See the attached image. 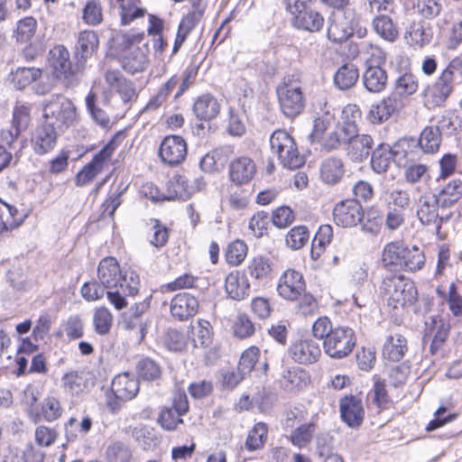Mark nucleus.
Returning a JSON list of instances; mask_svg holds the SVG:
<instances>
[{
	"instance_id": "49530a36",
	"label": "nucleus",
	"mask_w": 462,
	"mask_h": 462,
	"mask_svg": "<svg viewBox=\"0 0 462 462\" xmlns=\"http://www.w3.org/2000/svg\"><path fill=\"white\" fill-rule=\"evenodd\" d=\"M133 457L132 449L122 441L110 443L106 450L107 462H131Z\"/></svg>"
},
{
	"instance_id": "c756f323",
	"label": "nucleus",
	"mask_w": 462,
	"mask_h": 462,
	"mask_svg": "<svg viewBox=\"0 0 462 462\" xmlns=\"http://www.w3.org/2000/svg\"><path fill=\"white\" fill-rule=\"evenodd\" d=\"M408 350L407 339L401 334L389 335L383 346V356L392 362L402 360Z\"/></svg>"
},
{
	"instance_id": "9b49d317",
	"label": "nucleus",
	"mask_w": 462,
	"mask_h": 462,
	"mask_svg": "<svg viewBox=\"0 0 462 462\" xmlns=\"http://www.w3.org/2000/svg\"><path fill=\"white\" fill-rule=\"evenodd\" d=\"M139 381L129 373L117 374L112 381L111 390L116 399L115 402L109 401L107 405L116 411L120 408L119 402H126L134 399L139 393Z\"/></svg>"
},
{
	"instance_id": "603ef678",
	"label": "nucleus",
	"mask_w": 462,
	"mask_h": 462,
	"mask_svg": "<svg viewBox=\"0 0 462 462\" xmlns=\"http://www.w3.org/2000/svg\"><path fill=\"white\" fill-rule=\"evenodd\" d=\"M83 22L90 26H96L102 23V6L97 0H88L82 10Z\"/></svg>"
},
{
	"instance_id": "39448f33",
	"label": "nucleus",
	"mask_w": 462,
	"mask_h": 462,
	"mask_svg": "<svg viewBox=\"0 0 462 462\" xmlns=\"http://www.w3.org/2000/svg\"><path fill=\"white\" fill-rule=\"evenodd\" d=\"M270 148L282 167L294 170L305 163L294 139L285 130H276L270 136Z\"/></svg>"
},
{
	"instance_id": "69168bd1",
	"label": "nucleus",
	"mask_w": 462,
	"mask_h": 462,
	"mask_svg": "<svg viewBox=\"0 0 462 462\" xmlns=\"http://www.w3.org/2000/svg\"><path fill=\"white\" fill-rule=\"evenodd\" d=\"M37 28V21L32 16L21 19L17 23L16 32L20 41L26 42L30 40L35 33Z\"/></svg>"
},
{
	"instance_id": "20e7f679",
	"label": "nucleus",
	"mask_w": 462,
	"mask_h": 462,
	"mask_svg": "<svg viewBox=\"0 0 462 462\" xmlns=\"http://www.w3.org/2000/svg\"><path fill=\"white\" fill-rule=\"evenodd\" d=\"M43 119L60 132L78 122L77 109L72 101L63 95H52L42 103Z\"/></svg>"
},
{
	"instance_id": "cd10ccee",
	"label": "nucleus",
	"mask_w": 462,
	"mask_h": 462,
	"mask_svg": "<svg viewBox=\"0 0 462 462\" xmlns=\"http://www.w3.org/2000/svg\"><path fill=\"white\" fill-rule=\"evenodd\" d=\"M106 82L121 97L124 103H128L136 96L135 88L130 80L117 70H108L105 75Z\"/></svg>"
},
{
	"instance_id": "13d9d810",
	"label": "nucleus",
	"mask_w": 462,
	"mask_h": 462,
	"mask_svg": "<svg viewBox=\"0 0 462 462\" xmlns=\"http://www.w3.org/2000/svg\"><path fill=\"white\" fill-rule=\"evenodd\" d=\"M138 375L145 381H154L161 376V367L150 358H144L138 362L136 366Z\"/></svg>"
},
{
	"instance_id": "f257e3e1",
	"label": "nucleus",
	"mask_w": 462,
	"mask_h": 462,
	"mask_svg": "<svg viewBox=\"0 0 462 462\" xmlns=\"http://www.w3.org/2000/svg\"><path fill=\"white\" fill-rule=\"evenodd\" d=\"M99 282L106 289L109 302L116 309L127 306L126 297L134 296L139 291V276L133 270L122 272L116 258L101 260L97 269Z\"/></svg>"
},
{
	"instance_id": "6e6552de",
	"label": "nucleus",
	"mask_w": 462,
	"mask_h": 462,
	"mask_svg": "<svg viewBox=\"0 0 462 462\" xmlns=\"http://www.w3.org/2000/svg\"><path fill=\"white\" fill-rule=\"evenodd\" d=\"M356 345L355 332L348 327H337L323 341L324 352L332 358L348 356Z\"/></svg>"
},
{
	"instance_id": "72a5a7b5",
	"label": "nucleus",
	"mask_w": 462,
	"mask_h": 462,
	"mask_svg": "<svg viewBox=\"0 0 462 462\" xmlns=\"http://www.w3.org/2000/svg\"><path fill=\"white\" fill-rule=\"evenodd\" d=\"M345 173L343 162L335 157L325 160L320 166L321 180L329 185H334L342 179Z\"/></svg>"
},
{
	"instance_id": "f704fd0d",
	"label": "nucleus",
	"mask_w": 462,
	"mask_h": 462,
	"mask_svg": "<svg viewBox=\"0 0 462 462\" xmlns=\"http://www.w3.org/2000/svg\"><path fill=\"white\" fill-rule=\"evenodd\" d=\"M317 115L318 116L314 121L313 131L310 134L312 143L319 141L335 124V115L330 111L326 103L324 104V107H320V112H317Z\"/></svg>"
},
{
	"instance_id": "ddd939ff",
	"label": "nucleus",
	"mask_w": 462,
	"mask_h": 462,
	"mask_svg": "<svg viewBox=\"0 0 462 462\" xmlns=\"http://www.w3.org/2000/svg\"><path fill=\"white\" fill-rule=\"evenodd\" d=\"M187 156V143L179 135H168L164 137L159 148V157L168 166L180 164Z\"/></svg>"
},
{
	"instance_id": "2eb2a0df",
	"label": "nucleus",
	"mask_w": 462,
	"mask_h": 462,
	"mask_svg": "<svg viewBox=\"0 0 462 462\" xmlns=\"http://www.w3.org/2000/svg\"><path fill=\"white\" fill-rule=\"evenodd\" d=\"M49 63L57 79H64L72 84L77 69L69 60V52L62 45H57L49 51Z\"/></svg>"
},
{
	"instance_id": "6e6d98bb",
	"label": "nucleus",
	"mask_w": 462,
	"mask_h": 462,
	"mask_svg": "<svg viewBox=\"0 0 462 462\" xmlns=\"http://www.w3.org/2000/svg\"><path fill=\"white\" fill-rule=\"evenodd\" d=\"M358 52L363 55L367 61L381 66L385 62L386 53L379 46L367 42H361Z\"/></svg>"
},
{
	"instance_id": "a19ab883",
	"label": "nucleus",
	"mask_w": 462,
	"mask_h": 462,
	"mask_svg": "<svg viewBox=\"0 0 462 462\" xmlns=\"http://www.w3.org/2000/svg\"><path fill=\"white\" fill-rule=\"evenodd\" d=\"M393 152L389 144H379L372 154V169L377 173L385 172L393 160Z\"/></svg>"
},
{
	"instance_id": "412c9836",
	"label": "nucleus",
	"mask_w": 462,
	"mask_h": 462,
	"mask_svg": "<svg viewBox=\"0 0 462 462\" xmlns=\"http://www.w3.org/2000/svg\"><path fill=\"white\" fill-rule=\"evenodd\" d=\"M256 172L255 163L246 156H241L229 164L230 180L237 184L248 183Z\"/></svg>"
},
{
	"instance_id": "3c124183",
	"label": "nucleus",
	"mask_w": 462,
	"mask_h": 462,
	"mask_svg": "<svg viewBox=\"0 0 462 462\" xmlns=\"http://www.w3.org/2000/svg\"><path fill=\"white\" fill-rule=\"evenodd\" d=\"M113 323V316L108 309H96L93 315V325L97 334L104 336L109 333Z\"/></svg>"
},
{
	"instance_id": "f8f14e48",
	"label": "nucleus",
	"mask_w": 462,
	"mask_h": 462,
	"mask_svg": "<svg viewBox=\"0 0 462 462\" xmlns=\"http://www.w3.org/2000/svg\"><path fill=\"white\" fill-rule=\"evenodd\" d=\"M449 333V324L443 318L436 315L425 319L423 341H430V352L436 355L442 347Z\"/></svg>"
},
{
	"instance_id": "473e14b6",
	"label": "nucleus",
	"mask_w": 462,
	"mask_h": 462,
	"mask_svg": "<svg viewBox=\"0 0 462 462\" xmlns=\"http://www.w3.org/2000/svg\"><path fill=\"white\" fill-rule=\"evenodd\" d=\"M359 79L357 67L353 63L340 66L334 74V85L340 90H346L356 85Z\"/></svg>"
},
{
	"instance_id": "c03bdc74",
	"label": "nucleus",
	"mask_w": 462,
	"mask_h": 462,
	"mask_svg": "<svg viewBox=\"0 0 462 462\" xmlns=\"http://www.w3.org/2000/svg\"><path fill=\"white\" fill-rule=\"evenodd\" d=\"M405 252V245L400 242L387 244L382 254V263L389 269H399L402 264V254Z\"/></svg>"
},
{
	"instance_id": "c85d7f7f",
	"label": "nucleus",
	"mask_w": 462,
	"mask_h": 462,
	"mask_svg": "<svg viewBox=\"0 0 462 462\" xmlns=\"http://www.w3.org/2000/svg\"><path fill=\"white\" fill-rule=\"evenodd\" d=\"M219 112L218 100L209 94L199 97L193 104V113L199 120L210 121L216 118Z\"/></svg>"
},
{
	"instance_id": "4468645a",
	"label": "nucleus",
	"mask_w": 462,
	"mask_h": 462,
	"mask_svg": "<svg viewBox=\"0 0 462 462\" xmlns=\"http://www.w3.org/2000/svg\"><path fill=\"white\" fill-rule=\"evenodd\" d=\"M363 217V208L356 199L342 200L336 204L333 209L334 222L342 227L356 226Z\"/></svg>"
},
{
	"instance_id": "f03ea898",
	"label": "nucleus",
	"mask_w": 462,
	"mask_h": 462,
	"mask_svg": "<svg viewBox=\"0 0 462 462\" xmlns=\"http://www.w3.org/2000/svg\"><path fill=\"white\" fill-rule=\"evenodd\" d=\"M379 292L387 305L393 309L406 308L417 300L414 283L403 275L391 273L383 277Z\"/></svg>"
},
{
	"instance_id": "338daca9",
	"label": "nucleus",
	"mask_w": 462,
	"mask_h": 462,
	"mask_svg": "<svg viewBox=\"0 0 462 462\" xmlns=\"http://www.w3.org/2000/svg\"><path fill=\"white\" fill-rule=\"evenodd\" d=\"M259 356V349L255 346L247 348L242 354L239 363L238 369L242 374H249L254 367Z\"/></svg>"
},
{
	"instance_id": "f3484780",
	"label": "nucleus",
	"mask_w": 462,
	"mask_h": 462,
	"mask_svg": "<svg viewBox=\"0 0 462 462\" xmlns=\"http://www.w3.org/2000/svg\"><path fill=\"white\" fill-rule=\"evenodd\" d=\"M61 132L51 126V124L43 122L38 125L32 135V148L38 155H43L54 149L57 144L58 136Z\"/></svg>"
},
{
	"instance_id": "a878e982",
	"label": "nucleus",
	"mask_w": 462,
	"mask_h": 462,
	"mask_svg": "<svg viewBox=\"0 0 462 462\" xmlns=\"http://www.w3.org/2000/svg\"><path fill=\"white\" fill-rule=\"evenodd\" d=\"M388 76L386 71L378 65H370L362 76V82L370 93H381L387 86Z\"/></svg>"
},
{
	"instance_id": "37998d69",
	"label": "nucleus",
	"mask_w": 462,
	"mask_h": 462,
	"mask_svg": "<svg viewBox=\"0 0 462 462\" xmlns=\"http://www.w3.org/2000/svg\"><path fill=\"white\" fill-rule=\"evenodd\" d=\"M425 264V255L418 246L411 247L405 245V252L402 254V264L400 268L406 271L416 272Z\"/></svg>"
},
{
	"instance_id": "58836bf2",
	"label": "nucleus",
	"mask_w": 462,
	"mask_h": 462,
	"mask_svg": "<svg viewBox=\"0 0 462 462\" xmlns=\"http://www.w3.org/2000/svg\"><path fill=\"white\" fill-rule=\"evenodd\" d=\"M435 127L447 135L456 134L462 129V117L457 110H445L439 117Z\"/></svg>"
},
{
	"instance_id": "4be33fe9",
	"label": "nucleus",
	"mask_w": 462,
	"mask_h": 462,
	"mask_svg": "<svg viewBox=\"0 0 462 462\" xmlns=\"http://www.w3.org/2000/svg\"><path fill=\"white\" fill-rule=\"evenodd\" d=\"M90 375L84 371H69L61 377V387L72 396H79L87 392L90 385Z\"/></svg>"
},
{
	"instance_id": "864d4df0",
	"label": "nucleus",
	"mask_w": 462,
	"mask_h": 462,
	"mask_svg": "<svg viewBox=\"0 0 462 462\" xmlns=\"http://www.w3.org/2000/svg\"><path fill=\"white\" fill-rule=\"evenodd\" d=\"M310 233L305 226L291 228L286 235L285 241L288 247L292 250L302 248L309 241Z\"/></svg>"
},
{
	"instance_id": "aec40b11",
	"label": "nucleus",
	"mask_w": 462,
	"mask_h": 462,
	"mask_svg": "<svg viewBox=\"0 0 462 462\" xmlns=\"http://www.w3.org/2000/svg\"><path fill=\"white\" fill-rule=\"evenodd\" d=\"M199 300L190 293L176 294L170 304L171 316L180 321L195 316L199 310Z\"/></svg>"
},
{
	"instance_id": "ea45409f",
	"label": "nucleus",
	"mask_w": 462,
	"mask_h": 462,
	"mask_svg": "<svg viewBox=\"0 0 462 462\" xmlns=\"http://www.w3.org/2000/svg\"><path fill=\"white\" fill-rule=\"evenodd\" d=\"M42 70L34 67H19L12 73V82L17 89H23L42 78Z\"/></svg>"
},
{
	"instance_id": "bb28decb",
	"label": "nucleus",
	"mask_w": 462,
	"mask_h": 462,
	"mask_svg": "<svg viewBox=\"0 0 462 462\" xmlns=\"http://www.w3.org/2000/svg\"><path fill=\"white\" fill-rule=\"evenodd\" d=\"M246 271L257 282H267L273 278L274 263L269 257L255 256L248 263Z\"/></svg>"
},
{
	"instance_id": "7c9ffc66",
	"label": "nucleus",
	"mask_w": 462,
	"mask_h": 462,
	"mask_svg": "<svg viewBox=\"0 0 462 462\" xmlns=\"http://www.w3.org/2000/svg\"><path fill=\"white\" fill-rule=\"evenodd\" d=\"M99 40L93 31H82L79 32L77 42L76 56L79 63L83 64L97 51Z\"/></svg>"
},
{
	"instance_id": "79ce46f5",
	"label": "nucleus",
	"mask_w": 462,
	"mask_h": 462,
	"mask_svg": "<svg viewBox=\"0 0 462 462\" xmlns=\"http://www.w3.org/2000/svg\"><path fill=\"white\" fill-rule=\"evenodd\" d=\"M419 88V80L416 75L408 70L401 73L394 81L393 94L397 97H409L417 92Z\"/></svg>"
},
{
	"instance_id": "774afa93",
	"label": "nucleus",
	"mask_w": 462,
	"mask_h": 462,
	"mask_svg": "<svg viewBox=\"0 0 462 462\" xmlns=\"http://www.w3.org/2000/svg\"><path fill=\"white\" fill-rule=\"evenodd\" d=\"M269 224V217L266 213L261 211L254 214L248 225V228L251 234L255 237H261L263 236Z\"/></svg>"
},
{
	"instance_id": "5fc2aeb1",
	"label": "nucleus",
	"mask_w": 462,
	"mask_h": 462,
	"mask_svg": "<svg viewBox=\"0 0 462 462\" xmlns=\"http://www.w3.org/2000/svg\"><path fill=\"white\" fill-rule=\"evenodd\" d=\"M267 438V427L264 423L255 424L249 431L245 447L248 450H257L263 448Z\"/></svg>"
},
{
	"instance_id": "4d7b16f0",
	"label": "nucleus",
	"mask_w": 462,
	"mask_h": 462,
	"mask_svg": "<svg viewBox=\"0 0 462 462\" xmlns=\"http://www.w3.org/2000/svg\"><path fill=\"white\" fill-rule=\"evenodd\" d=\"M31 123V109L25 105L16 106L13 112V127L14 134L18 136L21 132L25 131Z\"/></svg>"
},
{
	"instance_id": "e433bc0d",
	"label": "nucleus",
	"mask_w": 462,
	"mask_h": 462,
	"mask_svg": "<svg viewBox=\"0 0 462 462\" xmlns=\"http://www.w3.org/2000/svg\"><path fill=\"white\" fill-rule=\"evenodd\" d=\"M441 143V133L435 126L430 125L421 131L418 144L424 153H436Z\"/></svg>"
},
{
	"instance_id": "2f4dec72",
	"label": "nucleus",
	"mask_w": 462,
	"mask_h": 462,
	"mask_svg": "<svg viewBox=\"0 0 462 462\" xmlns=\"http://www.w3.org/2000/svg\"><path fill=\"white\" fill-rule=\"evenodd\" d=\"M347 155L354 162L365 160L373 148V138L368 134H357L348 143Z\"/></svg>"
},
{
	"instance_id": "9d476101",
	"label": "nucleus",
	"mask_w": 462,
	"mask_h": 462,
	"mask_svg": "<svg viewBox=\"0 0 462 462\" xmlns=\"http://www.w3.org/2000/svg\"><path fill=\"white\" fill-rule=\"evenodd\" d=\"M439 207L440 202L435 195H422L416 202V216L423 226L435 225V233L440 237L441 225L450 218L451 214L439 215Z\"/></svg>"
},
{
	"instance_id": "7ed1b4c3",
	"label": "nucleus",
	"mask_w": 462,
	"mask_h": 462,
	"mask_svg": "<svg viewBox=\"0 0 462 462\" xmlns=\"http://www.w3.org/2000/svg\"><path fill=\"white\" fill-rule=\"evenodd\" d=\"M301 79L302 73L294 70L284 76L282 83L276 88L281 111L289 118L298 116L305 107Z\"/></svg>"
},
{
	"instance_id": "c9c22d12",
	"label": "nucleus",
	"mask_w": 462,
	"mask_h": 462,
	"mask_svg": "<svg viewBox=\"0 0 462 462\" xmlns=\"http://www.w3.org/2000/svg\"><path fill=\"white\" fill-rule=\"evenodd\" d=\"M294 24L309 32H318L322 28L324 19L317 11L305 8L294 17Z\"/></svg>"
},
{
	"instance_id": "5701e85b",
	"label": "nucleus",
	"mask_w": 462,
	"mask_h": 462,
	"mask_svg": "<svg viewBox=\"0 0 462 462\" xmlns=\"http://www.w3.org/2000/svg\"><path fill=\"white\" fill-rule=\"evenodd\" d=\"M225 289L232 300H242L249 296L250 283L244 273L233 271L226 277Z\"/></svg>"
},
{
	"instance_id": "dca6fc26",
	"label": "nucleus",
	"mask_w": 462,
	"mask_h": 462,
	"mask_svg": "<svg viewBox=\"0 0 462 462\" xmlns=\"http://www.w3.org/2000/svg\"><path fill=\"white\" fill-rule=\"evenodd\" d=\"M306 284L302 274L295 270L285 271L279 279L277 291L287 300H296L305 291Z\"/></svg>"
},
{
	"instance_id": "052dcab7",
	"label": "nucleus",
	"mask_w": 462,
	"mask_h": 462,
	"mask_svg": "<svg viewBox=\"0 0 462 462\" xmlns=\"http://www.w3.org/2000/svg\"><path fill=\"white\" fill-rule=\"evenodd\" d=\"M121 137L120 134H116L102 150L95 154L90 162L102 171L105 164L110 160L116 148L119 145L118 139Z\"/></svg>"
},
{
	"instance_id": "a18cd8bd",
	"label": "nucleus",
	"mask_w": 462,
	"mask_h": 462,
	"mask_svg": "<svg viewBox=\"0 0 462 462\" xmlns=\"http://www.w3.org/2000/svg\"><path fill=\"white\" fill-rule=\"evenodd\" d=\"M317 428L314 420L298 426L291 434V443L300 448H305L311 442Z\"/></svg>"
},
{
	"instance_id": "bf43d9fd",
	"label": "nucleus",
	"mask_w": 462,
	"mask_h": 462,
	"mask_svg": "<svg viewBox=\"0 0 462 462\" xmlns=\"http://www.w3.org/2000/svg\"><path fill=\"white\" fill-rule=\"evenodd\" d=\"M247 254V245L241 240H236L229 244L226 251V262L236 266L240 264Z\"/></svg>"
},
{
	"instance_id": "09e8293b",
	"label": "nucleus",
	"mask_w": 462,
	"mask_h": 462,
	"mask_svg": "<svg viewBox=\"0 0 462 462\" xmlns=\"http://www.w3.org/2000/svg\"><path fill=\"white\" fill-rule=\"evenodd\" d=\"M411 44L423 47L428 45L432 39V30L422 23H413L408 32Z\"/></svg>"
},
{
	"instance_id": "0eeeda50",
	"label": "nucleus",
	"mask_w": 462,
	"mask_h": 462,
	"mask_svg": "<svg viewBox=\"0 0 462 462\" xmlns=\"http://www.w3.org/2000/svg\"><path fill=\"white\" fill-rule=\"evenodd\" d=\"M358 21V15L353 8L335 10L328 21V38L334 42L346 41L354 33Z\"/></svg>"
},
{
	"instance_id": "de8ad7c7",
	"label": "nucleus",
	"mask_w": 462,
	"mask_h": 462,
	"mask_svg": "<svg viewBox=\"0 0 462 462\" xmlns=\"http://www.w3.org/2000/svg\"><path fill=\"white\" fill-rule=\"evenodd\" d=\"M373 28L378 35L389 42H393L398 36L395 25L386 15L376 16L373 20Z\"/></svg>"
},
{
	"instance_id": "680f3d73",
	"label": "nucleus",
	"mask_w": 462,
	"mask_h": 462,
	"mask_svg": "<svg viewBox=\"0 0 462 462\" xmlns=\"http://www.w3.org/2000/svg\"><path fill=\"white\" fill-rule=\"evenodd\" d=\"M227 133L232 136H242L245 134V116L244 113L229 110V119L227 125Z\"/></svg>"
},
{
	"instance_id": "4c0bfd02",
	"label": "nucleus",
	"mask_w": 462,
	"mask_h": 462,
	"mask_svg": "<svg viewBox=\"0 0 462 462\" xmlns=\"http://www.w3.org/2000/svg\"><path fill=\"white\" fill-rule=\"evenodd\" d=\"M435 196L440 202V208H445L453 206L462 196V180H450Z\"/></svg>"
},
{
	"instance_id": "423d86ee",
	"label": "nucleus",
	"mask_w": 462,
	"mask_h": 462,
	"mask_svg": "<svg viewBox=\"0 0 462 462\" xmlns=\"http://www.w3.org/2000/svg\"><path fill=\"white\" fill-rule=\"evenodd\" d=\"M456 71L462 77V56L453 58L440 72L432 87L424 89V96L435 106L441 105L452 93Z\"/></svg>"
},
{
	"instance_id": "b1692460",
	"label": "nucleus",
	"mask_w": 462,
	"mask_h": 462,
	"mask_svg": "<svg viewBox=\"0 0 462 462\" xmlns=\"http://www.w3.org/2000/svg\"><path fill=\"white\" fill-rule=\"evenodd\" d=\"M150 298H145L141 302L134 303L129 310V316L125 319V328L137 330L140 340H143L146 335L147 323L143 320V315L150 307Z\"/></svg>"
},
{
	"instance_id": "a211bd4d",
	"label": "nucleus",
	"mask_w": 462,
	"mask_h": 462,
	"mask_svg": "<svg viewBox=\"0 0 462 462\" xmlns=\"http://www.w3.org/2000/svg\"><path fill=\"white\" fill-rule=\"evenodd\" d=\"M290 356L301 365L316 363L321 356L319 345L311 338L299 339L289 347Z\"/></svg>"
},
{
	"instance_id": "0e129e2a",
	"label": "nucleus",
	"mask_w": 462,
	"mask_h": 462,
	"mask_svg": "<svg viewBox=\"0 0 462 462\" xmlns=\"http://www.w3.org/2000/svg\"><path fill=\"white\" fill-rule=\"evenodd\" d=\"M442 11L441 0H419L418 12L426 19L437 17Z\"/></svg>"
},
{
	"instance_id": "6ab92c4d",
	"label": "nucleus",
	"mask_w": 462,
	"mask_h": 462,
	"mask_svg": "<svg viewBox=\"0 0 462 462\" xmlns=\"http://www.w3.org/2000/svg\"><path fill=\"white\" fill-rule=\"evenodd\" d=\"M402 106V102L397 94H390L371 106L367 117L373 124H381L388 120Z\"/></svg>"
},
{
	"instance_id": "8fccbe9b",
	"label": "nucleus",
	"mask_w": 462,
	"mask_h": 462,
	"mask_svg": "<svg viewBox=\"0 0 462 462\" xmlns=\"http://www.w3.org/2000/svg\"><path fill=\"white\" fill-rule=\"evenodd\" d=\"M17 135L12 130L0 131V171L7 167L12 160V153L8 152Z\"/></svg>"
},
{
	"instance_id": "e2e57ef3",
	"label": "nucleus",
	"mask_w": 462,
	"mask_h": 462,
	"mask_svg": "<svg viewBox=\"0 0 462 462\" xmlns=\"http://www.w3.org/2000/svg\"><path fill=\"white\" fill-rule=\"evenodd\" d=\"M373 402L380 409L386 408L389 403V397L385 389V383L380 378L374 377V383L372 392L368 394Z\"/></svg>"
},
{
	"instance_id": "1a4fd4ad",
	"label": "nucleus",
	"mask_w": 462,
	"mask_h": 462,
	"mask_svg": "<svg viewBox=\"0 0 462 462\" xmlns=\"http://www.w3.org/2000/svg\"><path fill=\"white\" fill-rule=\"evenodd\" d=\"M116 44L121 48L118 55L121 65L125 71L134 74L145 69L148 62L146 54L139 46L134 44L129 36H117Z\"/></svg>"
},
{
	"instance_id": "393cba45",
	"label": "nucleus",
	"mask_w": 462,
	"mask_h": 462,
	"mask_svg": "<svg viewBox=\"0 0 462 462\" xmlns=\"http://www.w3.org/2000/svg\"><path fill=\"white\" fill-rule=\"evenodd\" d=\"M342 420L351 428L358 427L364 419V409L361 401L355 397H345L340 402Z\"/></svg>"
}]
</instances>
